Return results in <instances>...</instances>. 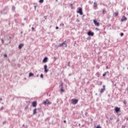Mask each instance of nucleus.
Here are the masks:
<instances>
[{"mask_svg": "<svg viewBox=\"0 0 128 128\" xmlns=\"http://www.w3.org/2000/svg\"><path fill=\"white\" fill-rule=\"evenodd\" d=\"M8 12V7L6 6L3 10L0 12L1 14H6Z\"/></svg>", "mask_w": 128, "mask_h": 128, "instance_id": "f257e3e1", "label": "nucleus"}, {"mask_svg": "<svg viewBox=\"0 0 128 128\" xmlns=\"http://www.w3.org/2000/svg\"><path fill=\"white\" fill-rule=\"evenodd\" d=\"M77 14H79L80 16H82L84 14V12H82V7H78L77 8Z\"/></svg>", "mask_w": 128, "mask_h": 128, "instance_id": "f03ea898", "label": "nucleus"}, {"mask_svg": "<svg viewBox=\"0 0 128 128\" xmlns=\"http://www.w3.org/2000/svg\"><path fill=\"white\" fill-rule=\"evenodd\" d=\"M71 102H72V104H78V99L72 98L71 100Z\"/></svg>", "mask_w": 128, "mask_h": 128, "instance_id": "7ed1b4c3", "label": "nucleus"}, {"mask_svg": "<svg viewBox=\"0 0 128 128\" xmlns=\"http://www.w3.org/2000/svg\"><path fill=\"white\" fill-rule=\"evenodd\" d=\"M64 45L65 48H66L68 46V44L66 43V41H64L62 43L59 44L58 45V48H60V46H62Z\"/></svg>", "mask_w": 128, "mask_h": 128, "instance_id": "20e7f679", "label": "nucleus"}, {"mask_svg": "<svg viewBox=\"0 0 128 128\" xmlns=\"http://www.w3.org/2000/svg\"><path fill=\"white\" fill-rule=\"evenodd\" d=\"M88 36H94V33L92 32V30H89L88 33Z\"/></svg>", "mask_w": 128, "mask_h": 128, "instance_id": "39448f33", "label": "nucleus"}, {"mask_svg": "<svg viewBox=\"0 0 128 128\" xmlns=\"http://www.w3.org/2000/svg\"><path fill=\"white\" fill-rule=\"evenodd\" d=\"M114 112H116V114H118V112H120V108H118V106L115 107Z\"/></svg>", "mask_w": 128, "mask_h": 128, "instance_id": "423d86ee", "label": "nucleus"}, {"mask_svg": "<svg viewBox=\"0 0 128 128\" xmlns=\"http://www.w3.org/2000/svg\"><path fill=\"white\" fill-rule=\"evenodd\" d=\"M60 92H64V83H62L60 85Z\"/></svg>", "mask_w": 128, "mask_h": 128, "instance_id": "0eeeda50", "label": "nucleus"}, {"mask_svg": "<svg viewBox=\"0 0 128 128\" xmlns=\"http://www.w3.org/2000/svg\"><path fill=\"white\" fill-rule=\"evenodd\" d=\"M103 88H101L100 90V94H104V90H106V85H103Z\"/></svg>", "mask_w": 128, "mask_h": 128, "instance_id": "6e6552de", "label": "nucleus"}, {"mask_svg": "<svg viewBox=\"0 0 128 128\" xmlns=\"http://www.w3.org/2000/svg\"><path fill=\"white\" fill-rule=\"evenodd\" d=\"M94 23L96 26H100V22H98V20H94Z\"/></svg>", "mask_w": 128, "mask_h": 128, "instance_id": "1a4fd4ad", "label": "nucleus"}, {"mask_svg": "<svg viewBox=\"0 0 128 128\" xmlns=\"http://www.w3.org/2000/svg\"><path fill=\"white\" fill-rule=\"evenodd\" d=\"M44 72H46H46H48V65L47 64H45L44 66Z\"/></svg>", "mask_w": 128, "mask_h": 128, "instance_id": "9d476101", "label": "nucleus"}, {"mask_svg": "<svg viewBox=\"0 0 128 128\" xmlns=\"http://www.w3.org/2000/svg\"><path fill=\"white\" fill-rule=\"evenodd\" d=\"M128 20V18L124 16H122V18H121V22H122L127 20Z\"/></svg>", "mask_w": 128, "mask_h": 128, "instance_id": "9b49d317", "label": "nucleus"}, {"mask_svg": "<svg viewBox=\"0 0 128 128\" xmlns=\"http://www.w3.org/2000/svg\"><path fill=\"white\" fill-rule=\"evenodd\" d=\"M36 106H38V102H36V101H34V102H32V106L34 108H36Z\"/></svg>", "mask_w": 128, "mask_h": 128, "instance_id": "f8f14e48", "label": "nucleus"}, {"mask_svg": "<svg viewBox=\"0 0 128 128\" xmlns=\"http://www.w3.org/2000/svg\"><path fill=\"white\" fill-rule=\"evenodd\" d=\"M48 57H44L42 60V62H44V64H46V62H48Z\"/></svg>", "mask_w": 128, "mask_h": 128, "instance_id": "ddd939ff", "label": "nucleus"}, {"mask_svg": "<svg viewBox=\"0 0 128 128\" xmlns=\"http://www.w3.org/2000/svg\"><path fill=\"white\" fill-rule=\"evenodd\" d=\"M24 46V43L20 44L19 46H18V48L19 50H22V47Z\"/></svg>", "mask_w": 128, "mask_h": 128, "instance_id": "4468645a", "label": "nucleus"}, {"mask_svg": "<svg viewBox=\"0 0 128 128\" xmlns=\"http://www.w3.org/2000/svg\"><path fill=\"white\" fill-rule=\"evenodd\" d=\"M38 108H35L34 110H33V114L32 115L34 116V114H36V110H37Z\"/></svg>", "mask_w": 128, "mask_h": 128, "instance_id": "2eb2a0df", "label": "nucleus"}, {"mask_svg": "<svg viewBox=\"0 0 128 128\" xmlns=\"http://www.w3.org/2000/svg\"><path fill=\"white\" fill-rule=\"evenodd\" d=\"M96 8H98V3H96V2H94V10H96Z\"/></svg>", "mask_w": 128, "mask_h": 128, "instance_id": "dca6fc26", "label": "nucleus"}, {"mask_svg": "<svg viewBox=\"0 0 128 128\" xmlns=\"http://www.w3.org/2000/svg\"><path fill=\"white\" fill-rule=\"evenodd\" d=\"M34 74L32 72L29 73V78H32V76H34Z\"/></svg>", "mask_w": 128, "mask_h": 128, "instance_id": "f3484780", "label": "nucleus"}, {"mask_svg": "<svg viewBox=\"0 0 128 128\" xmlns=\"http://www.w3.org/2000/svg\"><path fill=\"white\" fill-rule=\"evenodd\" d=\"M106 8H104L103 10H102V14H104V12H106Z\"/></svg>", "mask_w": 128, "mask_h": 128, "instance_id": "a211bd4d", "label": "nucleus"}, {"mask_svg": "<svg viewBox=\"0 0 128 128\" xmlns=\"http://www.w3.org/2000/svg\"><path fill=\"white\" fill-rule=\"evenodd\" d=\"M96 76H98V78H100V72H98L96 74Z\"/></svg>", "mask_w": 128, "mask_h": 128, "instance_id": "6ab92c4d", "label": "nucleus"}, {"mask_svg": "<svg viewBox=\"0 0 128 128\" xmlns=\"http://www.w3.org/2000/svg\"><path fill=\"white\" fill-rule=\"evenodd\" d=\"M108 72H108H105L103 74H102V76H106V73Z\"/></svg>", "mask_w": 128, "mask_h": 128, "instance_id": "aec40b11", "label": "nucleus"}, {"mask_svg": "<svg viewBox=\"0 0 128 128\" xmlns=\"http://www.w3.org/2000/svg\"><path fill=\"white\" fill-rule=\"evenodd\" d=\"M43 104H45V106H46V104H48V102L46 100L44 101Z\"/></svg>", "mask_w": 128, "mask_h": 128, "instance_id": "412c9836", "label": "nucleus"}, {"mask_svg": "<svg viewBox=\"0 0 128 128\" xmlns=\"http://www.w3.org/2000/svg\"><path fill=\"white\" fill-rule=\"evenodd\" d=\"M114 14V16H118V12H115Z\"/></svg>", "mask_w": 128, "mask_h": 128, "instance_id": "4be33fe9", "label": "nucleus"}, {"mask_svg": "<svg viewBox=\"0 0 128 128\" xmlns=\"http://www.w3.org/2000/svg\"><path fill=\"white\" fill-rule=\"evenodd\" d=\"M40 78H44V74H40Z\"/></svg>", "mask_w": 128, "mask_h": 128, "instance_id": "5701e85b", "label": "nucleus"}, {"mask_svg": "<svg viewBox=\"0 0 128 128\" xmlns=\"http://www.w3.org/2000/svg\"><path fill=\"white\" fill-rule=\"evenodd\" d=\"M39 2H40V4H42V2H44V0H39Z\"/></svg>", "mask_w": 128, "mask_h": 128, "instance_id": "b1692460", "label": "nucleus"}, {"mask_svg": "<svg viewBox=\"0 0 128 128\" xmlns=\"http://www.w3.org/2000/svg\"><path fill=\"white\" fill-rule=\"evenodd\" d=\"M124 32H121V33L120 34V36H124Z\"/></svg>", "mask_w": 128, "mask_h": 128, "instance_id": "393cba45", "label": "nucleus"}, {"mask_svg": "<svg viewBox=\"0 0 128 128\" xmlns=\"http://www.w3.org/2000/svg\"><path fill=\"white\" fill-rule=\"evenodd\" d=\"M56 102H62V100H60V99H57Z\"/></svg>", "mask_w": 128, "mask_h": 128, "instance_id": "a878e982", "label": "nucleus"}, {"mask_svg": "<svg viewBox=\"0 0 128 128\" xmlns=\"http://www.w3.org/2000/svg\"><path fill=\"white\" fill-rule=\"evenodd\" d=\"M16 10V7H14V6H12V10Z\"/></svg>", "mask_w": 128, "mask_h": 128, "instance_id": "bb28decb", "label": "nucleus"}, {"mask_svg": "<svg viewBox=\"0 0 128 128\" xmlns=\"http://www.w3.org/2000/svg\"><path fill=\"white\" fill-rule=\"evenodd\" d=\"M28 106H25V108H24V109L25 110H28Z\"/></svg>", "mask_w": 128, "mask_h": 128, "instance_id": "cd10ccee", "label": "nucleus"}, {"mask_svg": "<svg viewBox=\"0 0 128 128\" xmlns=\"http://www.w3.org/2000/svg\"><path fill=\"white\" fill-rule=\"evenodd\" d=\"M87 40H92V38L90 37H88L87 38Z\"/></svg>", "mask_w": 128, "mask_h": 128, "instance_id": "c85d7f7f", "label": "nucleus"}, {"mask_svg": "<svg viewBox=\"0 0 128 128\" xmlns=\"http://www.w3.org/2000/svg\"><path fill=\"white\" fill-rule=\"evenodd\" d=\"M102 82H99V86H102Z\"/></svg>", "mask_w": 128, "mask_h": 128, "instance_id": "c756f323", "label": "nucleus"}, {"mask_svg": "<svg viewBox=\"0 0 128 128\" xmlns=\"http://www.w3.org/2000/svg\"><path fill=\"white\" fill-rule=\"evenodd\" d=\"M96 128H102V126H100V125H98V126H97Z\"/></svg>", "mask_w": 128, "mask_h": 128, "instance_id": "7c9ffc66", "label": "nucleus"}, {"mask_svg": "<svg viewBox=\"0 0 128 128\" xmlns=\"http://www.w3.org/2000/svg\"><path fill=\"white\" fill-rule=\"evenodd\" d=\"M4 58H8V54H4Z\"/></svg>", "mask_w": 128, "mask_h": 128, "instance_id": "2f4dec72", "label": "nucleus"}, {"mask_svg": "<svg viewBox=\"0 0 128 128\" xmlns=\"http://www.w3.org/2000/svg\"><path fill=\"white\" fill-rule=\"evenodd\" d=\"M2 44H4V40L3 39H2Z\"/></svg>", "mask_w": 128, "mask_h": 128, "instance_id": "473e14b6", "label": "nucleus"}, {"mask_svg": "<svg viewBox=\"0 0 128 128\" xmlns=\"http://www.w3.org/2000/svg\"><path fill=\"white\" fill-rule=\"evenodd\" d=\"M84 16H86V15L84 14L82 17V20H84Z\"/></svg>", "mask_w": 128, "mask_h": 128, "instance_id": "72a5a7b5", "label": "nucleus"}, {"mask_svg": "<svg viewBox=\"0 0 128 128\" xmlns=\"http://www.w3.org/2000/svg\"><path fill=\"white\" fill-rule=\"evenodd\" d=\"M60 26H64V23H61L60 24Z\"/></svg>", "mask_w": 128, "mask_h": 128, "instance_id": "f704fd0d", "label": "nucleus"}, {"mask_svg": "<svg viewBox=\"0 0 128 128\" xmlns=\"http://www.w3.org/2000/svg\"><path fill=\"white\" fill-rule=\"evenodd\" d=\"M32 32H34V28L32 27Z\"/></svg>", "mask_w": 128, "mask_h": 128, "instance_id": "c9c22d12", "label": "nucleus"}, {"mask_svg": "<svg viewBox=\"0 0 128 128\" xmlns=\"http://www.w3.org/2000/svg\"><path fill=\"white\" fill-rule=\"evenodd\" d=\"M52 103L50 102H47V104H50Z\"/></svg>", "mask_w": 128, "mask_h": 128, "instance_id": "e433bc0d", "label": "nucleus"}, {"mask_svg": "<svg viewBox=\"0 0 128 128\" xmlns=\"http://www.w3.org/2000/svg\"><path fill=\"white\" fill-rule=\"evenodd\" d=\"M70 62H68V66H70Z\"/></svg>", "mask_w": 128, "mask_h": 128, "instance_id": "4c0bfd02", "label": "nucleus"}, {"mask_svg": "<svg viewBox=\"0 0 128 128\" xmlns=\"http://www.w3.org/2000/svg\"><path fill=\"white\" fill-rule=\"evenodd\" d=\"M6 124V121H4V122H3L2 124Z\"/></svg>", "mask_w": 128, "mask_h": 128, "instance_id": "58836bf2", "label": "nucleus"}, {"mask_svg": "<svg viewBox=\"0 0 128 128\" xmlns=\"http://www.w3.org/2000/svg\"><path fill=\"white\" fill-rule=\"evenodd\" d=\"M120 122V118H118L116 120V122Z\"/></svg>", "mask_w": 128, "mask_h": 128, "instance_id": "ea45409f", "label": "nucleus"}, {"mask_svg": "<svg viewBox=\"0 0 128 128\" xmlns=\"http://www.w3.org/2000/svg\"><path fill=\"white\" fill-rule=\"evenodd\" d=\"M34 10H36V6H34Z\"/></svg>", "mask_w": 128, "mask_h": 128, "instance_id": "a19ab883", "label": "nucleus"}, {"mask_svg": "<svg viewBox=\"0 0 128 128\" xmlns=\"http://www.w3.org/2000/svg\"><path fill=\"white\" fill-rule=\"evenodd\" d=\"M110 120H114V118H110Z\"/></svg>", "mask_w": 128, "mask_h": 128, "instance_id": "79ce46f5", "label": "nucleus"}, {"mask_svg": "<svg viewBox=\"0 0 128 128\" xmlns=\"http://www.w3.org/2000/svg\"><path fill=\"white\" fill-rule=\"evenodd\" d=\"M76 22H80V20L78 19H77Z\"/></svg>", "mask_w": 128, "mask_h": 128, "instance_id": "37998d69", "label": "nucleus"}, {"mask_svg": "<svg viewBox=\"0 0 128 128\" xmlns=\"http://www.w3.org/2000/svg\"><path fill=\"white\" fill-rule=\"evenodd\" d=\"M124 104H126V101H124Z\"/></svg>", "mask_w": 128, "mask_h": 128, "instance_id": "c03bdc74", "label": "nucleus"}, {"mask_svg": "<svg viewBox=\"0 0 128 128\" xmlns=\"http://www.w3.org/2000/svg\"><path fill=\"white\" fill-rule=\"evenodd\" d=\"M96 30H100L98 28H96Z\"/></svg>", "mask_w": 128, "mask_h": 128, "instance_id": "a18cd8bd", "label": "nucleus"}, {"mask_svg": "<svg viewBox=\"0 0 128 128\" xmlns=\"http://www.w3.org/2000/svg\"><path fill=\"white\" fill-rule=\"evenodd\" d=\"M56 30H58L59 28H58V26H56Z\"/></svg>", "mask_w": 128, "mask_h": 128, "instance_id": "49530a36", "label": "nucleus"}, {"mask_svg": "<svg viewBox=\"0 0 128 128\" xmlns=\"http://www.w3.org/2000/svg\"><path fill=\"white\" fill-rule=\"evenodd\" d=\"M21 26H24V23H21Z\"/></svg>", "mask_w": 128, "mask_h": 128, "instance_id": "de8ad7c7", "label": "nucleus"}, {"mask_svg": "<svg viewBox=\"0 0 128 128\" xmlns=\"http://www.w3.org/2000/svg\"><path fill=\"white\" fill-rule=\"evenodd\" d=\"M64 124H66V120H64Z\"/></svg>", "mask_w": 128, "mask_h": 128, "instance_id": "09e8293b", "label": "nucleus"}, {"mask_svg": "<svg viewBox=\"0 0 128 128\" xmlns=\"http://www.w3.org/2000/svg\"><path fill=\"white\" fill-rule=\"evenodd\" d=\"M122 128H126V126L122 125Z\"/></svg>", "mask_w": 128, "mask_h": 128, "instance_id": "8fccbe9b", "label": "nucleus"}, {"mask_svg": "<svg viewBox=\"0 0 128 128\" xmlns=\"http://www.w3.org/2000/svg\"><path fill=\"white\" fill-rule=\"evenodd\" d=\"M111 82H112V84H114V81H112V80H111Z\"/></svg>", "mask_w": 128, "mask_h": 128, "instance_id": "3c124183", "label": "nucleus"}, {"mask_svg": "<svg viewBox=\"0 0 128 128\" xmlns=\"http://www.w3.org/2000/svg\"><path fill=\"white\" fill-rule=\"evenodd\" d=\"M70 6H74V4H70Z\"/></svg>", "mask_w": 128, "mask_h": 128, "instance_id": "603ef678", "label": "nucleus"}, {"mask_svg": "<svg viewBox=\"0 0 128 128\" xmlns=\"http://www.w3.org/2000/svg\"><path fill=\"white\" fill-rule=\"evenodd\" d=\"M24 20H26V18H24Z\"/></svg>", "mask_w": 128, "mask_h": 128, "instance_id": "864d4df0", "label": "nucleus"}, {"mask_svg": "<svg viewBox=\"0 0 128 128\" xmlns=\"http://www.w3.org/2000/svg\"><path fill=\"white\" fill-rule=\"evenodd\" d=\"M106 69L108 68V66H106Z\"/></svg>", "mask_w": 128, "mask_h": 128, "instance_id": "5fc2aeb1", "label": "nucleus"}, {"mask_svg": "<svg viewBox=\"0 0 128 128\" xmlns=\"http://www.w3.org/2000/svg\"><path fill=\"white\" fill-rule=\"evenodd\" d=\"M0 100H2V98H0Z\"/></svg>", "mask_w": 128, "mask_h": 128, "instance_id": "6e6d98bb", "label": "nucleus"}, {"mask_svg": "<svg viewBox=\"0 0 128 128\" xmlns=\"http://www.w3.org/2000/svg\"><path fill=\"white\" fill-rule=\"evenodd\" d=\"M1 110H4V107H2Z\"/></svg>", "mask_w": 128, "mask_h": 128, "instance_id": "4d7b16f0", "label": "nucleus"}, {"mask_svg": "<svg viewBox=\"0 0 128 128\" xmlns=\"http://www.w3.org/2000/svg\"><path fill=\"white\" fill-rule=\"evenodd\" d=\"M72 76L71 74H68V76Z\"/></svg>", "mask_w": 128, "mask_h": 128, "instance_id": "13d9d810", "label": "nucleus"}, {"mask_svg": "<svg viewBox=\"0 0 128 128\" xmlns=\"http://www.w3.org/2000/svg\"><path fill=\"white\" fill-rule=\"evenodd\" d=\"M44 18H45V20H46V16H44Z\"/></svg>", "mask_w": 128, "mask_h": 128, "instance_id": "bf43d9fd", "label": "nucleus"}, {"mask_svg": "<svg viewBox=\"0 0 128 128\" xmlns=\"http://www.w3.org/2000/svg\"><path fill=\"white\" fill-rule=\"evenodd\" d=\"M38 74L36 75V77L38 78Z\"/></svg>", "mask_w": 128, "mask_h": 128, "instance_id": "052dcab7", "label": "nucleus"}, {"mask_svg": "<svg viewBox=\"0 0 128 128\" xmlns=\"http://www.w3.org/2000/svg\"><path fill=\"white\" fill-rule=\"evenodd\" d=\"M22 34V32H20V34Z\"/></svg>", "mask_w": 128, "mask_h": 128, "instance_id": "680f3d73", "label": "nucleus"}, {"mask_svg": "<svg viewBox=\"0 0 128 128\" xmlns=\"http://www.w3.org/2000/svg\"><path fill=\"white\" fill-rule=\"evenodd\" d=\"M78 126H80V124H78Z\"/></svg>", "mask_w": 128, "mask_h": 128, "instance_id": "e2e57ef3", "label": "nucleus"}, {"mask_svg": "<svg viewBox=\"0 0 128 128\" xmlns=\"http://www.w3.org/2000/svg\"><path fill=\"white\" fill-rule=\"evenodd\" d=\"M76 16H77V17H78V14H77V15H76Z\"/></svg>", "mask_w": 128, "mask_h": 128, "instance_id": "0e129e2a", "label": "nucleus"}, {"mask_svg": "<svg viewBox=\"0 0 128 128\" xmlns=\"http://www.w3.org/2000/svg\"><path fill=\"white\" fill-rule=\"evenodd\" d=\"M126 120H128V118H126Z\"/></svg>", "mask_w": 128, "mask_h": 128, "instance_id": "69168bd1", "label": "nucleus"}, {"mask_svg": "<svg viewBox=\"0 0 128 128\" xmlns=\"http://www.w3.org/2000/svg\"><path fill=\"white\" fill-rule=\"evenodd\" d=\"M24 126V124H23L22 126Z\"/></svg>", "mask_w": 128, "mask_h": 128, "instance_id": "338daca9", "label": "nucleus"}, {"mask_svg": "<svg viewBox=\"0 0 128 128\" xmlns=\"http://www.w3.org/2000/svg\"><path fill=\"white\" fill-rule=\"evenodd\" d=\"M2 104H4V102H2Z\"/></svg>", "mask_w": 128, "mask_h": 128, "instance_id": "774afa93", "label": "nucleus"}]
</instances>
